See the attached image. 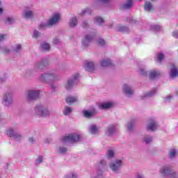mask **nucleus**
<instances>
[{"instance_id": "nucleus-63", "label": "nucleus", "mask_w": 178, "mask_h": 178, "mask_svg": "<svg viewBox=\"0 0 178 178\" xmlns=\"http://www.w3.org/2000/svg\"><path fill=\"white\" fill-rule=\"evenodd\" d=\"M2 47H1V45H0V51H2Z\"/></svg>"}, {"instance_id": "nucleus-16", "label": "nucleus", "mask_w": 178, "mask_h": 178, "mask_svg": "<svg viewBox=\"0 0 178 178\" xmlns=\"http://www.w3.org/2000/svg\"><path fill=\"white\" fill-rule=\"evenodd\" d=\"M147 129L151 131H155V129H158V123L155 121H152L148 124Z\"/></svg>"}, {"instance_id": "nucleus-56", "label": "nucleus", "mask_w": 178, "mask_h": 178, "mask_svg": "<svg viewBox=\"0 0 178 178\" xmlns=\"http://www.w3.org/2000/svg\"><path fill=\"white\" fill-rule=\"evenodd\" d=\"M99 1L102 3H109V2H111V0H99Z\"/></svg>"}, {"instance_id": "nucleus-59", "label": "nucleus", "mask_w": 178, "mask_h": 178, "mask_svg": "<svg viewBox=\"0 0 178 178\" xmlns=\"http://www.w3.org/2000/svg\"><path fill=\"white\" fill-rule=\"evenodd\" d=\"M136 178H145L142 174H138Z\"/></svg>"}, {"instance_id": "nucleus-5", "label": "nucleus", "mask_w": 178, "mask_h": 178, "mask_svg": "<svg viewBox=\"0 0 178 178\" xmlns=\"http://www.w3.org/2000/svg\"><path fill=\"white\" fill-rule=\"evenodd\" d=\"M160 172L165 177L170 176V178H178L177 174L170 166L163 167L160 170Z\"/></svg>"}, {"instance_id": "nucleus-2", "label": "nucleus", "mask_w": 178, "mask_h": 178, "mask_svg": "<svg viewBox=\"0 0 178 178\" xmlns=\"http://www.w3.org/2000/svg\"><path fill=\"white\" fill-rule=\"evenodd\" d=\"M34 113L39 118H49L51 116V111L48 106L38 104L34 108Z\"/></svg>"}, {"instance_id": "nucleus-61", "label": "nucleus", "mask_w": 178, "mask_h": 178, "mask_svg": "<svg viewBox=\"0 0 178 178\" xmlns=\"http://www.w3.org/2000/svg\"><path fill=\"white\" fill-rule=\"evenodd\" d=\"M3 13V9L2 8H0V15H2Z\"/></svg>"}, {"instance_id": "nucleus-29", "label": "nucleus", "mask_w": 178, "mask_h": 178, "mask_svg": "<svg viewBox=\"0 0 178 178\" xmlns=\"http://www.w3.org/2000/svg\"><path fill=\"white\" fill-rule=\"evenodd\" d=\"M72 112V109L71 107L65 106L63 110V115L65 116H67L68 115H70V113Z\"/></svg>"}, {"instance_id": "nucleus-35", "label": "nucleus", "mask_w": 178, "mask_h": 178, "mask_svg": "<svg viewBox=\"0 0 178 178\" xmlns=\"http://www.w3.org/2000/svg\"><path fill=\"white\" fill-rule=\"evenodd\" d=\"M65 178H77V173L72 172L68 173Z\"/></svg>"}, {"instance_id": "nucleus-33", "label": "nucleus", "mask_w": 178, "mask_h": 178, "mask_svg": "<svg viewBox=\"0 0 178 178\" xmlns=\"http://www.w3.org/2000/svg\"><path fill=\"white\" fill-rule=\"evenodd\" d=\"M15 22H16V19H15L13 17H8L6 20V23L7 24H13Z\"/></svg>"}, {"instance_id": "nucleus-30", "label": "nucleus", "mask_w": 178, "mask_h": 178, "mask_svg": "<svg viewBox=\"0 0 178 178\" xmlns=\"http://www.w3.org/2000/svg\"><path fill=\"white\" fill-rule=\"evenodd\" d=\"M143 141L145 143V144H150V143L152 141V136H149L148 135L144 136Z\"/></svg>"}, {"instance_id": "nucleus-20", "label": "nucleus", "mask_w": 178, "mask_h": 178, "mask_svg": "<svg viewBox=\"0 0 178 178\" xmlns=\"http://www.w3.org/2000/svg\"><path fill=\"white\" fill-rule=\"evenodd\" d=\"M122 9L127 10V9H131L133 8V0H127V3L122 6Z\"/></svg>"}, {"instance_id": "nucleus-14", "label": "nucleus", "mask_w": 178, "mask_h": 178, "mask_svg": "<svg viewBox=\"0 0 178 178\" xmlns=\"http://www.w3.org/2000/svg\"><path fill=\"white\" fill-rule=\"evenodd\" d=\"M22 16L26 20H29V19H34V11L31 10H26Z\"/></svg>"}, {"instance_id": "nucleus-4", "label": "nucleus", "mask_w": 178, "mask_h": 178, "mask_svg": "<svg viewBox=\"0 0 178 178\" xmlns=\"http://www.w3.org/2000/svg\"><path fill=\"white\" fill-rule=\"evenodd\" d=\"M48 65H49V62L48 61V59L47 58L42 59L34 64L33 70H35V72H41V70H44V69L47 67Z\"/></svg>"}, {"instance_id": "nucleus-6", "label": "nucleus", "mask_w": 178, "mask_h": 178, "mask_svg": "<svg viewBox=\"0 0 178 178\" xmlns=\"http://www.w3.org/2000/svg\"><path fill=\"white\" fill-rule=\"evenodd\" d=\"M79 79H80V74L77 73L74 74L71 78H70L65 85V88H66V90H70V88L73 87L74 84H77Z\"/></svg>"}, {"instance_id": "nucleus-17", "label": "nucleus", "mask_w": 178, "mask_h": 178, "mask_svg": "<svg viewBox=\"0 0 178 178\" xmlns=\"http://www.w3.org/2000/svg\"><path fill=\"white\" fill-rule=\"evenodd\" d=\"M116 31H120L121 33H129V28L122 25H117L115 28Z\"/></svg>"}, {"instance_id": "nucleus-62", "label": "nucleus", "mask_w": 178, "mask_h": 178, "mask_svg": "<svg viewBox=\"0 0 178 178\" xmlns=\"http://www.w3.org/2000/svg\"><path fill=\"white\" fill-rule=\"evenodd\" d=\"M130 23H131V24H134V23H136V20L131 19V20L130 21Z\"/></svg>"}, {"instance_id": "nucleus-34", "label": "nucleus", "mask_w": 178, "mask_h": 178, "mask_svg": "<svg viewBox=\"0 0 178 178\" xmlns=\"http://www.w3.org/2000/svg\"><path fill=\"white\" fill-rule=\"evenodd\" d=\"M41 48L44 51H49V48H51V47L49 46V44L44 42L41 44Z\"/></svg>"}, {"instance_id": "nucleus-10", "label": "nucleus", "mask_w": 178, "mask_h": 178, "mask_svg": "<svg viewBox=\"0 0 178 178\" xmlns=\"http://www.w3.org/2000/svg\"><path fill=\"white\" fill-rule=\"evenodd\" d=\"M7 136H8V137H13L15 141H20V140L23 138V136H22L20 134L16 132L13 129H10L7 131Z\"/></svg>"}, {"instance_id": "nucleus-32", "label": "nucleus", "mask_w": 178, "mask_h": 178, "mask_svg": "<svg viewBox=\"0 0 178 178\" xmlns=\"http://www.w3.org/2000/svg\"><path fill=\"white\" fill-rule=\"evenodd\" d=\"M133 126H134V121H131L128 122L127 126L128 131H133Z\"/></svg>"}, {"instance_id": "nucleus-13", "label": "nucleus", "mask_w": 178, "mask_h": 178, "mask_svg": "<svg viewBox=\"0 0 178 178\" xmlns=\"http://www.w3.org/2000/svg\"><path fill=\"white\" fill-rule=\"evenodd\" d=\"M122 91L127 97H130L134 94V90L130 87V86L125 84L122 87Z\"/></svg>"}, {"instance_id": "nucleus-51", "label": "nucleus", "mask_w": 178, "mask_h": 178, "mask_svg": "<svg viewBox=\"0 0 178 178\" xmlns=\"http://www.w3.org/2000/svg\"><path fill=\"white\" fill-rule=\"evenodd\" d=\"M97 42H98L99 45H102V46L105 45V40H104L102 39H99Z\"/></svg>"}, {"instance_id": "nucleus-23", "label": "nucleus", "mask_w": 178, "mask_h": 178, "mask_svg": "<svg viewBox=\"0 0 178 178\" xmlns=\"http://www.w3.org/2000/svg\"><path fill=\"white\" fill-rule=\"evenodd\" d=\"M145 10L146 12H152L154 10V6L149 1H145Z\"/></svg>"}, {"instance_id": "nucleus-8", "label": "nucleus", "mask_w": 178, "mask_h": 178, "mask_svg": "<svg viewBox=\"0 0 178 178\" xmlns=\"http://www.w3.org/2000/svg\"><path fill=\"white\" fill-rule=\"evenodd\" d=\"M123 166V161L122 160H115L113 163H110V168L114 173H119Z\"/></svg>"}, {"instance_id": "nucleus-60", "label": "nucleus", "mask_w": 178, "mask_h": 178, "mask_svg": "<svg viewBox=\"0 0 178 178\" xmlns=\"http://www.w3.org/2000/svg\"><path fill=\"white\" fill-rule=\"evenodd\" d=\"M44 143H45L46 144H49V143H51V140H49V139H46V140H44Z\"/></svg>"}, {"instance_id": "nucleus-47", "label": "nucleus", "mask_w": 178, "mask_h": 178, "mask_svg": "<svg viewBox=\"0 0 178 178\" xmlns=\"http://www.w3.org/2000/svg\"><path fill=\"white\" fill-rule=\"evenodd\" d=\"M99 165L100 168H102V166H105V165H106V161L105 160H101Z\"/></svg>"}, {"instance_id": "nucleus-42", "label": "nucleus", "mask_w": 178, "mask_h": 178, "mask_svg": "<svg viewBox=\"0 0 178 178\" xmlns=\"http://www.w3.org/2000/svg\"><path fill=\"white\" fill-rule=\"evenodd\" d=\"M43 157L42 156H39L36 159V164L40 165V163H42Z\"/></svg>"}, {"instance_id": "nucleus-36", "label": "nucleus", "mask_w": 178, "mask_h": 178, "mask_svg": "<svg viewBox=\"0 0 178 178\" xmlns=\"http://www.w3.org/2000/svg\"><path fill=\"white\" fill-rule=\"evenodd\" d=\"M95 22L97 23V24H99V26H101L102 23H104V19L99 17H97L95 18Z\"/></svg>"}, {"instance_id": "nucleus-58", "label": "nucleus", "mask_w": 178, "mask_h": 178, "mask_svg": "<svg viewBox=\"0 0 178 178\" xmlns=\"http://www.w3.org/2000/svg\"><path fill=\"white\" fill-rule=\"evenodd\" d=\"M170 98H172V97L168 96L164 100L165 102H169V99H170Z\"/></svg>"}, {"instance_id": "nucleus-44", "label": "nucleus", "mask_w": 178, "mask_h": 178, "mask_svg": "<svg viewBox=\"0 0 178 178\" xmlns=\"http://www.w3.org/2000/svg\"><path fill=\"white\" fill-rule=\"evenodd\" d=\"M40 32L38 31H33V37L34 38H38V37H40Z\"/></svg>"}, {"instance_id": "nucleus-18", "label": "nucleus", "mask_w": 178, "mask_h": 178, "mask_svg": "<svg viewBox=\"0 0 178 178\" xmlns=\"http://www.w3.org/2000/svg\"><path fill=\"white\" fill-rule=\"evenodd\" d=\"M84 68L88 72H92V70H94V62L92 61L87 62L84 65Z\"/></svg>"}, {"instance_id": "nucleus-50", "label": "nucleus", "mask_w": 178, "mask_h": 178, "mask_svg": "<svg viewBox=\"0 0 178 178\" xmlns=\"http://www.w3.org/2000/svg\"><path fill=\"white\" fill-rule=\"evenodd\" d=\"M20 49H22V45L17 44L15 46V52H19V51H20Z\"/></svg>"}, {"instance_id": "nucleus-43", "label": "nucleus", "mask_w": 178, "mask_h": 178, "mask_svg": "<svg viewBox=\"0 0 178 178\" xmlns=\"http://www.w3.org/2000/svg\"><path fill=\"white\" fill-rule=\"evenodd\" d=\"M1 51H2V53L3 54H9V52H10V49H9L7 47H3L1 49Z\"/></svg>"}, {"instance_id": "nucleus-27", "label": "nucleus", "mask_w": 178, "mask_h": 178, "mask_svg": "<svg viewBox=\"0 0 178 178\" xmlns=\"http://www.w3.org/2000/svg\"><path fill=\"white\" fill-rule=\"evenodd\" d=\"M89 131L91 134H97V131H98V127L95 124H92L89 128Z\"/></svg>"}, {"instance_id": "nucleus-19", "label": "nucleus", "mask_w": 178, "mask_h": 178, "mask_svg": "<svg viewBox=\"0 0 178 178\" xmlns=\"http://www.w3.org/2000/svg\"><path fill=\"white\" fill-rule=\"evenodd\" d=\"M100 65L103 67H106V66H113L112 61L108 58L103 59L100 61Z\"/></svg>"}, {"instance_id": "nucleus-40", "label": "nucleus", "mask_w": 178, "mask_h": 178, "mask_svg": "<svg viewBox=\"0 0 178 178\" xmlns=\"http://www.w3.org/2000/svg\"><path fill=\"white\" fill-rule=\"evenodd\" d=\"M163 58H165V56H163V54L159 53L157 55V60H158V62H162V60H163Z\"/></svg>"}, {"instance_id": "nucleus-52", "label": "nucleus", "mask_w": 178, "mask_h": 178, "mask_svg": "<svg viewBox=\"0 0 178 178\" xmlns=\"http://www.w3.org/2000/svg\"><path fill=\"white\" fill-rule=\"evenodd\" d=\"M29 142L30 144H34V143H35V140H34V138L31 137L29 138Z\"/></svg>"}, {"instance_id": "nucleus-57", "label": "nucleus", "mask_w": 178, "mask_h": 178, "mask_svg": "<svg viewBox=\"0 0 178 178\" xmlns=\"http://www.w3.org/2000/svg\"><path fill=\"white\" fill-rule=\"evenodd\" d=\"M3 40H5V35L0 34V42H1V41H3Z\"/></svg>"}, {"instance_id": "nucleus-55", "label": "nucleus", "mask_w": 178, "mask_h": 178, "mask_svg": "<svg viewBox=\"0 0 178 178\" xmlns=\"http://www.w3.org/2000/svg\"><path fill=\"white\" fill-rule=\"evenodd\" d=\"M51 88H52V90H55V88H58V84L56 83H52L51 85Z\"/></svg>"}, {"instance_id": "nucleus-37", "label": "nucleus", "mask_w": 178, "mask_h": 178, "mask_svg": "<svg viewBox=\"0 0 178 178\" xmlns=\"http://www.w3.org/2000/svg\"><path fill=\"white\" fill-rule=\"evenodd\" d=\"M83 115L85 118L90 119V118H92V113L89 112L88 111H83Z\"/></svg>"}, {"instance_id": "nucleus-53", "label": "nucleus", "mask_w": 178, "mask_h": 178, "mask_svg": "<svg viewBox=\"0 0 178 178\" xmlns=\"http://www.w3.org/2000/svg\"><path fill=\"white\" fill-rule=\"evenodd\" d=\"M82 27H83V29H87V27H88V24L87 22H83L82 23Z\"/></svg>"}, {"instance_id": "nucleus-21", "label": "nucleus", "mask_w": 178, "mask_h": 178, "mask_svg": "<svg viewBox=\"0 0 178 178\" xmlns=\"http://www.w3.org/2000/svg\"><path fill=\"white\" fill-rule=\"evenodd\" d=\"M170 76L171 79H175V77H177V76H178V68L177 67L173 66L171 68V72H170Z\"/></svg>"}, {"instance_id": "nucleus-49", "label": "nucleus", "mask_w": 178, "mask_h": 178, "mask_svg": "<svg viewBox=\"0 0 178 178\" xmlns=\"http://www.w3.org/2000/svg\"><path fill=\"white\" fill-rule=\"evenodd\" d=\"M59 42H60V40L59 39H58V38H54L53 40V44L54 45H58V44H59Z\"/></svg>"}, {"instance_id": "nucleus-9", "label": "nucleus", "mask_w": 178, "mask_h": 178, "mask_svg": "<svg viewBox=\"0 0 178 178\" xmlns=\"http://www.w3.org/2000/svg\"><path fill=\"white\" fill-rule=\"evenodd\" d=\"M27 101H35L40 97V91L35 90H29L26 94Z\"/></svg>"}, {"instance_id": "nucleus-12", "label": "nucleus", "mask_w": 178, "mask_h": 178, "mask_svg": "<svg viewBox=\"0 0 178 178\" xmlns=\"http://www.w3.org/2000/svg\"><path fill=\"white\" fill-rule=\"evenodd\" d=\"M94 37H95V32L92 35H86L84 40L82 41V45H83V47H88V44L92 41Z\"/></svg>"}, {"instance_id": "nucleus-41", "label": "nucleus", "mask_w": 178, "mask_h": 178, "mask_svg": "<svg viewBox=\"0 0 178 178\" xmlns=\"http://www.w3.org/2000/svg\"><path fill=\"white\" fill-rule=\"evenodd\" d=\"M67 151V148L64 147H60L59 148V153L60 154H65V152Z\"/></svg>"}, {"instance_id": "nucleus-24", "label": "nucleus", "mask_w": 178, "mask_h": 178, "mask_svg": "<svg viewBox=\"0 0 178 178\" xmlns=\"http://www.w3.org/2000/svg\"><path fill=\"white\" fill-rule=\"evenodd\" d=\"M70 27H76L77 26V17H74L70 19L69 22Z\"/></svg>"}, {"instance_id": "nucleus-45", "label": "nucleus", "mask_w": 178, "mask_h": 178, "mask_svg": "<svg viewBox=\"0 0 178 178\" xmlns=\"http://www.w3.org/2000/svg\"><path fill=\"white\" fill-rule=\"evenodd\" d=\"M153 30H154V31H159V30H161V27L159 25H154L152 26Z\"/></svg>"}, {"instance_id": "nucleus-28", "label": "nucleus", "mask_w": 178, "mask_h": 178, "mask_svg": "<svg viewBox=\"0 0 178 178\" xmlns=\"http://www.w3.org/2000/svg\"><path fill=\"white\" fill-rule=\"evenodd\" d=\"M77 101V97H68L65 99V102L67 104H73V102H76Z\"/></svg>"}, {"instance_id": "nucleus-46", "label": "nucleus", "mask_w": 178, "mask_h": 178, "mask_svg": "<svg viewBox=\"0 0 178 178\" xmlns=\"http://www.w3.org/2000/svg\"><path fill=\"white\" fill-rule=\"evenodd\" d=\"M86 13H88V15H90L91 13V10H90V8H87L85 10L82 11L81 15H86Z\"/></svg>"}, {"instance_id": "nucleus-11", "label": "nucleus", "mask_w": 178, "mask_h": 178, "mask_svg": "<svg viewBox=\"0 0 178 178\" xmlns=\"http://www.w3.org/2000/svg\"><path fill=\"white\" fill-rule=\"evenodd\" d=\"M60 15L59 14H54L51 19L47 21L48 26H55L59 22Z\"/></svg>"}, {"instance_id": "nucleus-48", "label": "nucleus", "mask_w": 178, "mask_h": 178, "mask_svg": "<svg viewBox=\"0 0 178 178\" xmlns=\"http://www.w3.org/2000/svg\"><path fill=\"white\" fill-rule=\"evenodd\" d=\"M140 74H142V76H147V71H145V69L141 68Z\"/></svg>"}, {"instance_id": "nucleus-15", "label": "nucleus", "mask_w": 178, "mask_h": 178, "mask_svg": "<svg viewBox=\"0 0 178 178\" xmlns=\"http://www.w3.org/2000/svg\"><path fill=\"white\" fill-rule=\"evenodd\" d=\"M115 133H116V126L111 125L106 130L105 134H106V136L111 137V136H113V134H115Z\"/></svg>"}, {"instance_id": "nucleus-26", "label": "nucleus", "mask_w": 178, "mask_h": 178, "mask_svg": "<svg viewBox=\"0 0 178 178\" xmlns=\"http://www.w3.org/2000/svg\"><path fill=\"white\" fill-rule=\"evenodd\" d=\"M155 92H156V89H153L152 91L149 92L147 94H145L144 96H143L142 99H144V98L154 97L155 95Z\"/></svg>"}, {"instance_id": "nucleus-25", "label": "nucleus", "mask_w": 178, "mask_h": 178, "mask_svg": "<svg viewBox=\"0 0 178 178\" xmlns=\"http://www.w3.org/2000/svg\"><path fill=\"white\" fill-rule=\"evenodd\" d=\"M159 76V72L155 70L151 71L149 74V79H151V80H154V79H156V77H158Z\"/></svg>"}, {"instance_id": "nucleus-64", "label": "nucleus", "mask_w": 178, "mask_h": 178, "mask_svg": "<svg viewBox=\"0 0 178 178\" xmlns=\"http://www.w3.org/2000/svg\"><path fill=\"white\" fill-rule=\"evenodd\" d=\"M1 4H2V3L0 1V6H1Z\"/></svg>"}, {"instance_id": "nucleus-3", "label": "nucleus", "mask_w": 178, "mask_h": 178, "mask_svg": "<svg viewBox=\"0 0 178 178\" xmlns=\"http://www.w3.org/2000/svg\"><path fill=\"white\" fill-rule=\"evenodd\" d=\"M80 140V135L76 134H71L61 138L62 143L64 144H73L77 143Z\"/></svg>"}, {"instance_id": "nucleus-22", "label": "nucleus", "mask_w": 178, "mask_h": 178, "mask_svg": "<svg viewBox=\"0 0 178 178\" xmlns=\"http://www.w3.org/2000/svg\"><path fill=\"white\" fill-rule=\"evenodd\" d=\"M112 106H113V102L104 103L99 106L100 109H109Z\"/></svg>"}, {"instance_id": "nucleus-39", "label": "nucleus", "mask_w": 178, "mask_h": 178, "mask_svg": "<svg viewBox=\"0 0 178 178\" xmlns=\"http://www.w3.org/2000/svg\"><path fill=\"white\" fill-rule=\"evenodd\" d=\"M48 26H49V25H48V22H47L46 24L42 23L40 24L39 29L40 30H44V29H47V27Z\"/></svg>"}, {"instance_id": "nucleus-54", "label": "nucleus", "mask_w": 178, "mask_h": 178, "mask_svg": "<svg viewBox=\"0 0 178 178\" xmlns=\"http://www.w3.org/2000/svg\"><path fill=\"white\" fill-rule=\"evenodd\" d=\"M172 35L173 37H175V38H178V31H175L172 33Z\"/></svg>"}, {"instance_id": "nucleus-38", "label": "nucleus", "mask_w": 178, "mask_h": 178, "mask_svg": "<svg viewBox=\"0 0 178 178\" xmlns=\"http://www.w3.org/2000/svg\"><path fill=\"white\" fill-rule=\"evenodd\" d=\"M114 156H115V152H113V150L108 151L107 158H108V159L113 158Z\"/></svg>"}, {"instance_id": "nucleus-1", "label": "nucleus", "mask_w": 178, "mask_h": 178, "mask_svg": "<svg viewBox=\"0 0 178 178\" xmlns=\"http://www.w3.org/2000/svg\"><path fill=\"white\" fill-rule=\"evenodd\" d=\"M38 79L40 81L45 83L46 84L48 83H54V81H59V80H60V77L56 72H55V71L42 74L39 76Z\"/></svg>"}, {"instance_id": "nucleus-31", "label": "nucleus", "mask_w": 178, "mask_h": 178, "mask_svg": "<svg viewBox=\"0 0 178 178\" xmlns=\"http://www.w3.org/2000/svg\"><path fill=\"white\" fill-rule=\"evenodd\" d=\"M176 152L177 151L175 150V149H171L169 152V159H173V158H175Z\"/></svg>"}, {"instance_id": "nucleus-7", "label": "nucleus", "mask_w": 178, "mask_h": 178, "mask_svg": "<svg viewBox=\"0 0 178 178\" xmlns=\"http://www.w3.org/2000/svg\"><path fill=\"white\" fill-rule=\"evenodd\" d=\"M2 104L4 106H7V108L12 106L13 104V97L12 96V93L6 92L3 95Z\"/></svg>"}]
</instances>
